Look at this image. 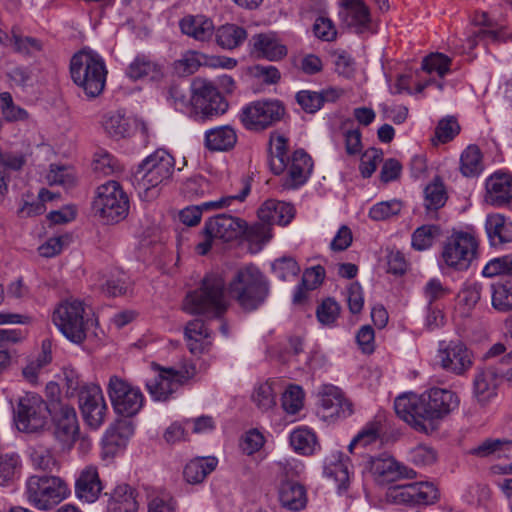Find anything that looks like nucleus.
I'll return each mask as SVG.
<instances>
[{"label":"nucleus","instance_id":"nucleus-32","mask_svg":"<svg viewBox=\"0 0 512 512\" xmlns=\"http://www.w3.org/2000/svg\"><path fill=\"white\" fill-rule=\"evenodd\" d=\"M497 376L491 369L477 372L473 380V397L480 406H486L495 396Z\"/></svg>","mask_w":512,"mask_h":512},{"label":"nucleus","instance_id":"nucleus-31","mask_svg":"<svg viewBox=\"0 0 512 512\" xmlns=\"http://www.w3.org/2000/svg\"><path fill=\"white\" fill-rule=\"evenodd\" d=\"M485 228L491 246L512 242V221L502 214L488 215Z\"/></svg>","mask_w":512,"mask_h":512},{"label":"nucleus","instance_id":"nucleus-8","mask_svg":"<svg viewBox=\"0 0 512 512\" xmlns=\"http://www.w3.org/2000/svg\"><path fill=\"white\" fill-rule=\"evenodd\" d=\"M191 105L194 117L199 121L224 114L228 109V103L216 86L200 77L192 82Z\"/></svg>","mask_w":512,"mask_h":512},{"label":"nucleus","instance_id":"nucleus-13","mask_svg":"<svg viewBox=\"0 0 512 512\" xmlns=\"http://www.w3.org/2000/svg\"><path fill=\"white\" fill-rule=\"evenodd\" d=\"M53 436L62 449H70L79 433V424L75 409L58 399H51Z\"/></svg>","mask_w":512,"mask_h":512},{"label":"nucleus","instance_id":"nucleus-27","mask_svg":"<svg viewBox=\"0 0 512 512\" xmlns=\"http://www.w3.org/2000/svg\"><path fill=\"white\" fill-rule=\"evenodd\" d=\"M370 471L380 482H390L401 477H411L406 467L400 465L393 457L387 455L371 459Z\"/></svg>","mask_w":512,"mask_h":512},{"label":"nucleus","instance_id":"nucleus-39","mask_svg":"<svg viewBox=\"0 0 512 512\" xmlns=\"http://www.w3.org/2000/svg\"><path fill=\"white\" fill-rule=\"evenodd\" d=\"M337 94L334 90L324 92H314L303 90L296 94L298 104L307 113H315L318 111L325 101L334 100Z\"/></svg>","mask_w":512,"mask_h":512},{"label":"nucleus","instance_id":"nucleus-49","mask_svg":"<svg viewBox=\"0 0 512 512\" xmlns=\"http://www.w3.org/2000/svg\"><path fill=\"white\" fill-rule=\"evenodd\" d=\"M343 5L351 18L350 25L366 27L370 23L369 8L364 0H343Z\"/></svg>","mask_w":512,"mask_h":512},{"label":"nucleus","instance_id":"nucleus-20","mask_svg":"<svg viewBox=\"0 0 512 512\" xmlns=\"http://www.w3.org/2000/svg\"><path fill=\"white\" fill-rule=\"evenodd\" d=\"M319 405L325 417L346 418L353 413V405L347 399L342 390L331 384H324L320 387Z\"/></svg>","mask_w":512,"mask_h":512},{"label":"nucleus","instance_id":"nucleus-19","mask_svg":"<svg viewBox=\"0 0 512 512\" xmlns=\"http://www.w3.org/2000/svg\"><path fill=\"white\" fill-rule=\"evenodd\" d=\"M246 230L244 220L227 214H218L205 222L203 235L229 242L241 236Z\"/></svg>","mask_w":512,"mask_h":512},{"label":"nucleus","instance_id":"nucleus-47","mask_svg":"<svg viewBox=\"0 0 512 512\" xmlns=\"http://www.w3.org/2000/svg\"><path fill=\"white\" fill-rule=\"evenodd\" d=\"M424 194V205L427 210H438L444 206L447 200L445 187L439 178H435L432 183L426 186Z\"/></svg>","mask_w":512,"mask_h":512},{"label":"nucleus","instance_id":"nucleus-21","mask_svg":"<svg viewBox=\"0 0 512 512\" xmlns=\"http://www.w3.org/2000/svg\"><path fill=\"white\" fill-rule=\"evenodd\" d=\"M250 184L243 181L242 189L239 194L222 197L217 201L204 202L201 205L186 207L179 213L180 221L187 226H194L200 222L202 210L218 209L229 206L233 200L244 201L250 193Z\"/></svg>","mask_w":512,"mask_h":512},{"label":"nucleus","instance_id":"nucleus-38","mask_svg":"<svg viewBox=\"0 0 512 512\" xmlns=\"http://www.w3.org/2000/svg\"><path fill=\"white\" fill-rule=\"evenodd\" d=\"M217 465V460L211 458H196L190 461L184 469V477L188 483L197 484L202 482Z\"/></svg>","mask_w":512,"mask_h":512},{"label":"nucleus","instance_id":"nucleus-44","mask_svg":"<svg viewBox=\"0 0 512 512\" xmlns=\"http://www.w3.org/2000/svg\"><path fill=\"white\" fill-rule=\"evenodd\" d=\"M274 382L266 381L258 384L252 393V401L261 411H269L276 405Z\"/></svg>","mask_w":512,"mask_h":512},{"label":"nucleus","instance_id":"nucleus-43","mask_svg":"<svg viewBox=\"0 0 512 512\" xmlns=\"http://www.w3.org/2000/svg\"><path fill=\"white\" fill-rule=\"evenodd\" d=\"M290 444L296 452L303 455H311L316 450L317 439L311 430L299 428L291 433Z\"/></svg>","mask_w":512,"mask_h":512},{"label":"nucleus","instance_id":"nucleus-46","mask_svg":"<svg viewBox=\"0 0 512 512\" xmlns=\"http://www.w3.org/2000/svg\"><path fill=\"white\" fill-rule=\"evenodd\" d=\"M30 460L35 469L53 471L58 462L51 449L43 445H35L30 448Z\"/></svg>","mask_w":512,"mask_h":512},{"label":"nucleus","instance_id":"nucleus-28","mask_svg":"<svg viewBox=\"0 0 512 512\" xmlns=\"http://www.w3.org/2000/svg\"><path fill=\"white\" fill-rule=\"evenodd\" d=\"M184 335L187 347L194 355L208 351L212 345L210 331L201 319L189 321L185 326Z\"/></svg>","mask_w":512,"mask_h":512},{"label":"nucleus","instance_id":"nucleus-22","mask_svg":"<svg viewBox=\"0 0 512 512\" xmlns=\"http://www.w3.org/2000/svg\"><path fill=\"white\" fill-rule=\"evenodd\" d=\"M288 174L282 182L283 189H295L303 185L313 168L311 157L304 150H296L289 162L287 160Z\"/></svg>","mask_w":512,"mask_h":512},{"label":"nucleus","instance_id":"nucleus-33","mask_svg":"<svg viewBox=\"0 0 512 512\" xmlns=\"http://www.w3.org/2000/svg\"><path fill=\"white\" fill-rule=\"evenodd\" d=\"M237 142L236 131L229 125L219 126L205 132L204 144L210 151H228Z\"/></svg>","mask_w":512,"mask_h":512},{"label":"nucleus","instance_id":"nucleus-14","mask_svg":"<svg viewBox=\"0 0 512 512\" xmlns=\"http://www.w3.org/2000/svg\"><path fill=\"white\" fill-rule=\"evenodd\" d=\"M386 499L393 504L430 505L439 499V492L430 482L394 485L388 488Z\"/></svg>","mask_w":512,"mask_h":512},{"label":"nucleus","instance_id":"nucleus-6","mask_svg":"<svg viewBox=\"0 0 512 512\" xmlns=\"http://www.w3.org/2000/svg\"><path fill=\"white\" fill-rule=\"evenodd\" d=\"M66 483L55 476H30L26 481L25 495L38 510H50L66 498Z\"/></svg>","mask_w":512,"mask_h":512},{"label":"nucleus","instance_id":"nucleus-26","mask_svg":"<svg viewBox=\"0 0 512 512\" xmlns=\"http://www.w3.org/2000/svg\"><path fill=\"white\" fill-rule=\"evenodd\" d=\"M181 32L199 42H208L215 33V26L209 17L198 15H186L179 21Z\"/></svg>","mask_w":512,"mask_h":512},{"label":"nucleus","instance_id":"nucleus-7","mask_svg":"<svg viewBox=\"0 0 512 512\" xmlns=\"http://www.w3.org/2000/svg\"><path fill=\"white\" fill-rule=\"evenodd\" d=\"M93 209L106 223H117L129 212V198L121 185L110 180L97 188Z\"/></svg>","mask_w":512,"mask_h":512},{"label":"nucleus","instance_id":"nucleus-35","mask_svg":"<svg viewBox=\"0 0 512 512\" xmlns=\"http://www.w3.org/2000/svg\"><path fill=\"white\" fill-rule=\"evenodd\" d=\"M279 500L283 507L291 511H299L306 506V492L302 485L283 481L279 489Z\"/></svg>","mask_w":512,"mask_h":512},{"label":"nucleus","instance_id":"nucleus-11","mask_svg":"<svg viewBox=\"0 0 512 512\" xmlns=\"http://www.w3.org/2000/svg\"><path fill=\"white\" fill-rule=\"evenodd\" d=\"M478 242L467 232H454L443 244L442 259L444 263L455 270L463 271L469 268L476 258Z\"/></svg>","mask_w":512,"mask_h":512},{"label":"nucleus","instance_id":"nucleus-42","mask_svg":"<svg viewBox=\"0 0 512 512\" xmlns=\"http://www.w3.org/2000/svg\"><path fill=\"white\" fill-rule=\"evenodd\" d=\"M482 287L478 283L465 285L457 295V305L463 317L470 315L481 298Z\"/></svg>","mask_w":512,"mask_h":512},{"label":"nucleus","instance_id":"nucleus-57","mask_svg":"<svg viewBox=\"0 0 512 512\" xmlns=\"http://www.w3.org/2000/svg\"><path fill=\"white\" fill-rule=\"evenodd\" d=\"M304 393L300 386L291 385L282 395V407L289 414H296L303 406Z\"/></svg>","mask_w":512,"mask_h":512},{"label":"nucleus","instance_id":"nucleus-12","mask_svg":"<svg viewBox=\"0 0 512 512\" xmlns=\"http://www.w3.org/2000/svg\"><path fill=\"white\" fill-rule=\"evenodd\" d=\"M107 393L114 411L124 417L136 415L144 404V395L138 387L113 375L109 379Z\"/></svg>","mask_w":512,"mask_h":512},{"label":"nucleus","instance_id":"nucleus-63","mask_svg":"<svg viewBox=\"0 0 512 512\" xmlns=\"http://www.w3.org/2000/svg\"><path fill=\"white\" fill-rule=\"evenodd\" d=\"M339 313L340 306L331 298L324 300L316 311L318 320L324 325L332 324L339 316Z\"/></svg>","mask_w":512,"mask_h":512},{"label":"nucleus","instance_id":"nucleus-36","mask_svg":"<svg viewBox=\"0 0 512 512\" xmlns=\"http://www.w3.org/2000/svg\"><path fill=\"white\" fill-rule=\"evenodd\" d=\"M0 42L6 46H12L16 52L24 55H32L42 48L37 39L24 37L17 27H13L10 34L3 33V35H0Z\"/></svg>","mask_w":512,"mask_h":512},{"label":"nucleus","instance_id":"nucleus-15","mask_svg":"<svg viewBox=\"0 0 512 512\" xmlns=\"http://www.w3.org/2000/svg\"><path fill=\"white\" fill-rule=\"evenodd\" d=\"M437 360L443 370L459 376L464 375L473 365L472 352L460 340L440 341Z\"/></svg>","mask_w":512,"mask_h":512},{"label":"nucleus","instance_id":"nucleus-18","mask_svg":"<svg viewBox=\"0 0 512 512\" xmlns=\"http://www.w3.org/2000/svg\"><path fill=\"white\" fill-rule=\"evenodd\" d=\"M159 374L146 382V388L156 401H166L188 377V372L174 368H160Z\"/></svg>","mask_w":512,"mask_h":512},{"label":"nucleus","instance_id":"nucleus-25","mask_svg":"<svg viewBox=\"0 0 512 512\" xmlns=\"http://www.w3.org/2000/svg\"><path fill=\"white\" fill-rule=\"evenodd\" d=\"M125 75L132 81H158L163 78L162 66L149 55L137 54L127 65Z\"/></svg>","mask_w":512,"mask_h":512},{"label":"nucleus","instance_id":"nucleus-4","mask_svg":"<svg viewBox=\"0 0 512 512\" xmlns=\"http://www.w3.org/2000/svg\"><path fill=\"white\" fill-rule=\"evenodd\" d=\"M225 281L219 274L207 275L199 289L187 294L183 302L184 311L190 314L221 316L227 309Z\"/></svg>","mask_w":512,"mask_h":512},{"label":"nucleus","instance_id":"nucleus-50","mask_svg":"<svg viewBox=\"0 0 512 512\" xmlns=\"http://www.w3.org/2000/svg\"><path fill=\"white\" fill-rule=\"evenodd\" d=\"M492 306L498 311L512 309V282L497 283L491 286Z\"/></svg>","mask_w":512,"mask_h":512},{"label":"nucleus","instance_id":"nucleus-10","mask_svg":"<svg viewBox=\"0 0 512 512\" xmlns=\"http://www.w3.org/2000/svg\"><path fill=\"white\" fill-rule=\"evenodd\" d=\"M51 412V400L46 403L36 393H26L19 398L15 422L19 431L35 433L42 430Z\"/></svg>","mask_w":512,"mask_h":512},{"label":"nucleus","instance_id":"nucleus-52","mask_svg":"<svg viewBox=\"0 0 512 512\" xmlns=\"http://www.w3.org/2000/svg\"><path fill=\"white\" fill-rule=\"evenodd\" d=\"M512 447V441L505 439H487L472 449L471 453L478 457H489L495 455L501 457L502 453Z\"/></svg>","mask_w":512,"mask_h":512},{"label":"nucleus","instance_id":"nucleus-64","mask_svg":"<svg viewBox=\"0 0 512 512\" xmlns=\"http://www.w3.org/2000/svg\"><path fill=\"white\" fill-rule=\"evenodd\" d=\"M379 431V423H369L358 433V435L350 443L349 450L352 451L355 445H362L363 447H365L371 443H374L379 438Z\"/></svg>","mask_w":512,"mask_h":512},{"label":"nucleus","instance_id":"nucleus-60","mask_svg":"<svg viewBox=\"0 0 512 512\" xmlns=\"http://www.w3.org/2000/svg\"><path fill=\"white\" fill-rule=\"evenodd\" d=\"M482 273L486 277H494L500 274L512 275V253L491 259Z\"/></svg>","mask_w":512,"mask_h":512},{"label":"nucleus","instance_id":"nucleus-45","mask_svg":"<svg viewBox=\"0 0 512 512\" xmlns=\"http://www.w3.org/2000/svg\"><path fill=\"white\" fill-rule=\"evenodd\" d=\"M460 170L464 176H475L482 171V154L475 145L468 146L460 158Z\"/></svg>","mask_w":512,"mask_h":512},{"label":"nucleus","instance_id":"nucleus-54","mask_svg":"<svg viewBox=\"0 0 512 512\" xmlns=\"http://www.w3.org/2000/svg\"><path fill=\"white\" fill-rule=\"evenodd\" d=\"M451 60L442 53H432L426 56L422 62V69L427 73L436 72L440 77L449 72Z\"/></svg>","mask_w":512,"mask_h":512},{"label":"nucleus","instance_id":"nucleus-55","mask_svg":"<svg viewBox=\"0 0 512 512\" xmlns=\"http://www.w3.org/2000/svg\"><path fill=\"white\" fill-rule=\"evenodd\" d=\"M272 270L279 279L285 281L290 277L297 276L300 272V266L294 258L283 256L272 263Z\"/></svg>","mask_w":512,"mask_h":512},{"label":"nucleus","instance_id":"nucleus-58","mask_svg":"<svg viewBox=\"0 0 512 512\" xmlns=\"http://www.w3.org/2000/svg\"><path fill=\"white\" fill-rule=\"evenodd\" d=\"M18 467L17 456L0 455V486H8L14 481Z\"/></svg>","mask_w":512,"mask_h":512},{"label":"nucleus","instance_id":"nucleus-23","mask_svg":"<svg viewBox=\"0 0 512 512\" xmlns=\"http://www.w3.org/2000/svg\"><path fill=\"white\" fill-rule=\"evenodd\" d=\"M252 53L257 58L279 61L287 55V47L281 43L275 33H259L250 40Z\"/></svg>","mask_w":512,"mask_h":512},{"label":"nucleus","instance_id":"nucleus-59","mask_svg":"<svg viewBox=\"0 0 512 512\" xmlns=\"http://www.w3.org/2000/svg\"><path fill=\"white\" fill-rule=\"evenodd\" d=\"M402 203L398 200L385 201L375 204L369 211V216L375 221H383L400 213Z\"/></svg>","mask_w":512,"mask_h":512},{"label":"nucleus","instance_id":"nucleus-62","mask_svg":"<svg viewBox=\"0 0 512 512\" xmlns=\"http://www.w3.org/2000/svg\"><path fill=\"white\" fill-rule=\"evenodd\" d=\"M460 131V126L454 117H447L439 121L435 135L442 143L451 141Z\"/></svg>","mask_w":512,"mask_h":512},{"label":"nucleus","instance_id":"nucleus-29","mask_svg":"<svg viewBox=\"0 0 512 512\" xmlns=\"http://www.w3.org/2000/svg\"><path fill=\"white\" fill-rule=\"evenodd\" d=\"M258 217L266 224L287 225L294 217V207L286 202L267 200L259 208Z\"/></svg>","mask_w":512,"mask_h":512},{"label":"nucleus","instance_id":"nucleus-9","mask_svg":"<svg viewBox=\"0 0 512 512\" xmlns=\"http://www.w3.org/2000/svg\"><path fill=\"white\" fill-rule=\"evenodd\" d=\"M85 309L79 300L61 302L53 312L52 320L60 332L74 343H82L86 338L88 320Z\"/></svg>","mask_w":512,"mask_h":512},{"label":"nucleus","instance_id":"nucleus-53","mask_svg":"<svg viewBox=\"0 0 512 512\" xmlns=\"http://www.w3.org/2000/svg\"><path fill=\"white\" fill-rule=\"evenodd\" d=\"M47 179L51 185L56 184L70 188L76 182V175L72 167L51 164Z\"/></svg>","mask_w":512,"mask_h":512},{"label":"nucleus","instance_id":"nucleus-34","mask_svg":"<svg viewBox=\"0 0 512 512\" xmlns=\"http://www.w3.org/2000/svg\"><path fill=\"white\" fill-rule=\"evenodd\" d=\"M108 512H136L138 502L135 490L128 484H120L110 494Z\"/></svg>","mask_w":512,"mask_h":512},{"label":"nucleus","instance_id":"nucleus-24","mask_svg":"<svg viewBox=\"0 0 512 512\" xmlns=\"http://www.w3.org/2000/svg\"><path fill=\"white\" fill-rule=\"evenodd\" d=\"M486 201L494 206L512 202V175L496 172L486 181Z\"/></svg>","mask_w":512,"mask_h":512},{"label":"nucleus","instance_id":"nucleus-3","mask_svg":"<svg viewBox=\"0 0 512 512\" xmlns=\"http://www.w3.org/2000/svg\"><path fill=\"white\" fill-rule=\"evenodd\" d=\"M70 73L73 82L88 98L102 94L108 72L104 60L97 53L88 50L76 53L70 61Z\"/></svg>","mask_w":512,"mask_h":512},{"label":"nucleus","instance_id":"nucleus-56","mask_svg":"<svg viewBox=\"0 0 512 512\" xmlns=\"http://www.w3.org/2000/svg\"><path fill=\"white\" fill-rule=\"evenodd\" d=\"M211 188V183L207 179L202 176H196L185 182L183 192L189 199L196 200L208 194Z\"/></svg>","mask_w":512,"mask_h":512},{"label":"nucleus","instance_id":"nucleus-30","mask_svg":"<svg viewBox=\"0 0 512 512\" xmlns=\"http://www.w3.org/2000/svg\"><path fill=\"white\" fill-rule=\"evenodd\" d=\"M75 491L76 495L87 503L97 500L102 491V485L96 467L89 466L81 472L76 481Z\"/></svg>","mask_w":512,"mask_h":512},{"label":"nucleus","instance_id":"nucleus-2","mask_svg":"<svg viewBox=\"0 0 512 512\" xmlns=\"http://www.w3.org/2000/svg\"><path fill=\"white\" fill-rule=\"evenodd\" d=\"M269 282L255 266L239 269L228 286V293L245 311L260 307L269 295Z\"/></svg>","mask_w":512,"mask_h":512},{"label":"nucleus","instance_id":"nucleus-1","mask_svg":"<svg viewBox=\"0 0 512 512\" xmlns=\"http://www.w3.org/2000/svg\"><path fill=\"white\" fill-rule=\"evenodd\" d=\"M457 394L443 388L416 394H405L394 402L396 414L415 430L430 434L436 431L438 422L459 406Z\"/></svg>","mask_w":512,"mask_h":512},{"label":"nucleus","instance_id":"nucleus-61","mask_svg":"<svg viewBox=\"0 0 512 512\" xmlns=\"http://www.w3.org/2000/svg\"><path fill=\"white\" fill-rule=\"evenodd\" d=\"M51 361V356L43 352L36 359L30 360L22 369V375L26 381L35 385L38 383L40 370Z\"/></svg>","mask_w":512,"mask_h":512},{"label":"nucleus","instance_id":"nucleus-5","mask_svg":"<svg viewBox=\"0 0 512 512\" xmlns=\"http://www.w3.org/2000/svg\"><path fill=\"white\" fill-rule=\"evenodd\" d=\"M175 168V160L164 149H157L147 156L135 173L136 188L148 197L149 191L170 180Z\"/></svg>","mask_w":512,"mask_h":512},{"label":"nucleus","instance_id":"nucleus-51","mask_svg":"<svg viewBox=\"0 0 512 512\" xmlns=\"http://www.w3.org/2000/svg\"><path fill=\"white\" fill-rule=\"evenodd\" d=\"M440 235V227L437 225H423L412 234V246L423 251L432 246L436 237Z\"/></svg>","mask_w":512,"mask_h":512},{"label":"nucleus","instance_id":"nucleus-41","mask_svg":"<svg viewBox=\"0 0 512 512\" xmlns=\"http://www.w3.org/2000/svg\"><path fill=\"white\" fill-rule=\"evenodd\" d=\"M216 42L224 49L238 47L247 37L244 28L234 24H226L215 30Z\"/></svg>","mask_w":512,"mask_h":512},{"label":"nucleus","instance_id":"nucleus-40","mask_svg":"<svg viewBox=\"0 0 512 512\" xmlns=\"http://www.w3.org/2000/svg\"><path fill=\"white\" fill-rule=\"evenodd\" d=\"M102 127L113 138H124L130 131V121L122 111H110L103 116Z\"/></svg>","mask_w":512,"mask_h":512},{"label":"nucleus","instance_id":"nucleus-16","mask_svg":"<svg viewBox=\"0 0 512 512\" xmlns=\"http://www.w3.org/2000/svg\"><path fill=\"white\" fill-rule=\"evenodd\" d=\"M78 404L84 421L91 428L97 429L103 424L107 405L98 385H84L79 392Z\"/></svg>","mask_w":512,"mask_h":512},{"label":"nucleus","instance_id":"nucleus-17","mask_svg":"<svg viewBox=\"0 0 512 512\" xmlns=\"http://www.w3.org/2000/svg\"><path fill=\"white\" fill-rule=\"evenodd\" d=\"M283 114L278 101H257L243 110L241 120L248 129L262 130L279 121Z\"/></svg>","mask_w":512,"mask_h":512},{"label":"nucleus","instance_id":"nucleus-37","mask_svg":"<svg viewBox=\"0 0 512 512\" xmlns=\"http://www.w3.org/2000/svg\"><path fill=\"white\" fill-rule=\"evenodd\" d=\"M287 139L280 134H271L269 141L270 168L276 175L281 174L287 167Z\"/></svg>","mask_w":512,"mask_h":512},{"label":"nucleus","instance_id":"nucleus-48","mask_svg":"<svg viewBox=\"0 0 512 512\" xmlns=\"http://www.w3.org/2000/svg\"><path fill=\"white\" fill-rule=\"evenodd\" d=\"M93 171L99 176H110L122 171L118 160L107 151H99L93 159Z\"/></svg>","mask_w":512,"mask_h":512}]
</instances>
